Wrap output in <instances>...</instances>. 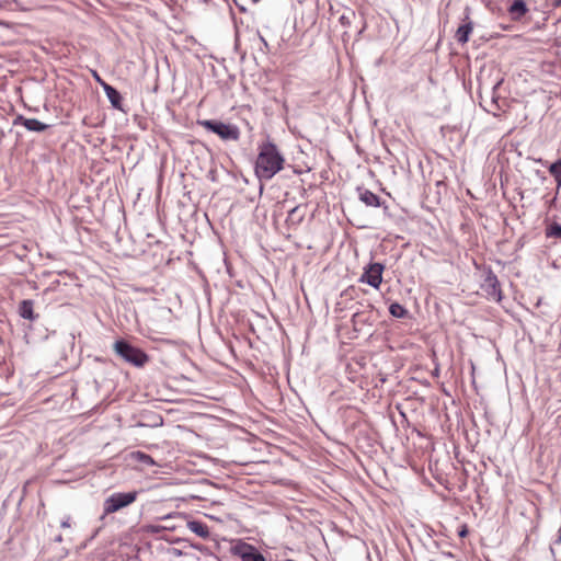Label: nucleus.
Instances as JSON below:
<instances>
[{
	"label": "nucleus",
	"instance_id": "1",
	"mask_svg": "<svg viewBox=\"0 0 561 561\" xmlns=\"http://www.w3.org/2000/svg\"><path fill=\"white\" fill-rule=\"evenodd\" d=\"M285 159L277 146L266 140L259 146L255 173L260 180L268 181L284 167Z\"/></svg>",
	"mask_w": 561,
	"mask_h": 561
},
{
	"label": "nucleus",
	"instance_id": "2",
	"mask_svg": "<svg viewBox=\"0 0 561 561\" xmlns=\"http://www.w3.org/2000/svg\"><path fill=\"white\" fill-rule=\"evenodd\" d=\"M115 353L126 363L141 368L149 362V356L140 348L131 345L126 340H117L114 343Z\"/></svg>",
	"mask_w": 561,
	"mask_h": 561
},
{
	"label": "nucleus",
	"instance_id": "3",
	"mask_svg": "<svg viewBox=\"0 0 561 561\" xmlns=\"http://www.w3.org/2000/svg\"><path fill=\"white\" fill-rule=\"evenodd\" d=\"M198 124L225 141H237L240 138V129L236 125L216 119L199 121Z\"/></svg>",
	"mask_w": 561,
	"mask_h": 561
},
{
	"label": "nucleus",
	"instance_id": "4",
	"mask_svg": "<svg viewBox=\"0 0 561 561\" xmlns=\"http://www.w3.org/2000/svg\"><path fill=\"white\" fill-rule=\"evenodd\" d=\"M137 493L136 492H117L110 495L103 504V515L100 517L101 520L105 518L106 515L113 514L136 501Z\"/></svg>",
	"mask_w": 561,
	"mask_h": 561
},
{
	"label": "nucleus",
	"instance_id": "5",
	"mask_svg": "<svg viewBox=\"0 0 561 561\" xmlns=\"http://www.w3.org/2000/svg\"><path fill=\"white\" fill-rule=\"evenodd\" d=\"M385 265L379 262H369L363 268V274L359 277V282L371 286L375 289H379L382 283V273Z\"/></svg>",
	"mask_w": 561,
	"mask_h": 561
},
{
	"label": "nucleus",
	"instance_id": "6",
	"mask_svg": "<svg viewBox=\"0 0 561 561\" xmlns=\"http://www.w3.org/2000/svg\"><path fill=\"white\" fill-rule=\"evenodd\" d=\"M232 553L242 561H266L264 556L254 546L242 541L232 548Z\"/></svg>",
	"mask_w": 561,
	"mask_h": 561
},
{
	"label": "nucleus",
	"instance_id": "7",
	"mask_svg": "<svg viewBox=\"0 0 561 561\" xmlns=\"http://www.w3.org/2000/svg\"><path fill=\"white\" fill-rule=\"evenodd\" d=\"M481 288L485 291L489 299L500 302L503 298L497 276L489 270Z\"/></svg>",
	"mask_w": 561,
	"mask_h": 561
},
{
	"label": "nucleus",
	"instance_id": "8",
	"mask_svg": "<svg viewBox=\"0 0 561 561\" xmlns=\"http://www.w3.org/2000/svg\"><path fill=\"white\" fill-rule=\"evenodd\" d=\"M470 8L466 7L465 16L462 19V24L456 31V39L459 44H466L469 41V36L473 30V22L470 20Z\"/></svg>",
	"mask_w": 561,
	"mask_h": 561
},
{
	"label": "nucleus",
	"instance_id": "9",
	"mask_svg": "<svg viewBox=\"0 0 561 561\" xmlns=\"http://www.w3.org/2000/svg\"><path fill=\"white\" fill-rule=\"evenodd\" d=\"M13 125H22L27 130L36 133L45 131L49 127V125L42 123L36 118H26L23 115H18L13 121Z\"/></svg>",
	"mask_w": 561,
	"mask_h": 561
},
{
	"label": "nucleus",
	"instance_id": "10",
	"mask_svg": "<svg viewBox=\"0 0 561 561\" xmlns=\"http://www.w3.org/2000/svg\"><path fill=\"white\" fill-rule=\"evenodd\" d=\"M95 77H96L98 81L101 82V85H102L111 105L116 110L124 111L123 103H122L123 98H122L119 91L117 89H115L114 87L105 83L104 81H101V79L98 75H95Z\"/></svg>",
	"mask_w": 561,
	"mask_h": 561
},
{
	"label": "nucleus",
	"instance_id": "11",
	"mask_svg": "<svg viewBox=\"0 0 561 561\" xmlns=\"http://www.w3.org/2000/svg\"><path fill=\"white\" fill-rule=\"evenodd\" d=\"M19 314L26 320L35 321L38 314L34 312V301L31 299L22 300L19 305Z\"/></svg>",
	"mask_w": 561,
	"mask_h": 561
},
{
	"label": "nucleus",
	"instance_id": "12",
	"mask_svg": "<svg viewBox=\"0 0 561 561\" xmlns=\"http://www.w3.org/2000/svg\"><path fill=\"white\" fill-rule=\"evenodd\" d=\"M357 191L359 201L363 202L366 206L379 207L381 205L380 197L374 192L360 187Z\"/></svg>",
	"mask_w": 561,
	"mask_h": 561
},
{
	"label": "nucleus",
	"instance_id": "13",
	"mask_svg": "<svg viewBox=\"0 0 561 561\" xmlns=\"http://www.w3.org/2000/svg\"><path fill=\"white\" fill-rule=\"evenodd\" d=\"M187 528L199 536L201 538H208L209 537V528L206 524L199 520H187L186 523Z\"/></svg>",
	"mask_w": 561,
	"mask_h": 561
},
{
	"label": "nucleus",
	"instance_id": "14",
	"mask_svg": "<svg viewBox=\"0 0 561 561\" xmlns=\"http://www.w3.org/2000/svg\"><path fill=\"white\" fill-rule=\"evenodd\" d=\"M305 218V213L301 211L300 206H295L288 211L286 224L290 227H297Z\"/></svg>",
	"mask_w": 561,
	"mask_h": 561
},
{
	"label": "nucleus",
	"instance_id": "15",
	"mask_svg": "<svg viewBox=\"0 0 561 561\" xmlns=\"http://www.w3.org/2000/svg\"><path fill=\"white\" fill-rule=\"evenodd\" d=\"M528 9L524 0H514L508 9V12L518 18L525 15Z\"/></svg>",
	"mask_w": 561,
	"mask_h": 561
},
{
	"label": "nucleus",
	"instance_id": "16",
	"mask_svg": "<svg viewBox=\"0 0 561 561\" xmlns=\"http://www.w3.org/2000/svg\"><path fill=\"white\" fill-rule=\"evenodd\" d=\"M547 238L561 239V225L557 221H552L545 229Z\"/></svg>",
	"mask_w": 561,
	"mask_h": 561
},
{
	"label": "nucleus",
	"instance_id": "17",
	"mask_svg": "<svg viewBox=\"0 0 561 561\" xmlns=\"http://www.w3.org/2000/svg\"><path fill=\"white\" fill-rule=\"evenodd\" d=\"M389 312L392 317L403 319L408 316V310L399 302H392L389 306Z\"/></svg>",
	"mask_w": 561,
	"mask_h": 561
},
{
	"label": "nucleus",
	"instance_id": "18",
	"mask_svg": "<svg viewBox=\"0 0 561 561\" xmlns=\"http://www.w3.org/2000/svg\"><path fill=\"white\" fill-rule=\"evenodd\" d=\"M550 174L554 178L558 187L561 186V159L557 160L549 167Z\"/></svg>",
	"mask_w": 561,
	"mask_h": 561
},
{
	"label": "nucleus",
	"instance_id": "19",
	"mask_svg": "<svg viewBox=\"0 0 561 561\" xmlns=\"http://www.w3.org/2000/svg\"><path fill=\"white\" fill-rule=\"evenodd\" d=\"M131 457L139 461L140 463L145 465V466H152L154 465V461L152 459V457L148 454H145L142 451H134L131 453Z\"/></svg>",
	"mask_w": 561,
	"mask_h": 561
},
{
	"label": "nucleus",
	"instance_id": "20",
	"mask_svg": "<svg viewBox=\"0 0 561 561\" xmlns=\"http://www.w3.org/2000/svg\"><path fill=\"white\" fill-rule=\"evenodd\" d=\"M352 321L355 327L367 322V320L364 318V313H362V312H356L353 316Z\"/></svg>",
	"mask_w": 561,
	"mask_h": 561
},
{
	"label": "nucleus",
	"instance_id": "21",
	"mask_svg": "<svg viewBox=\"0 0 561 561\" xmlns=\"http://www.w3.org/2000/svg\"><path fill=\"white\" fill-rule=\"evenodd\" d=\"M70 523H71V517H70V516H66V517H64V519L61 520L60 526H61L62 528H69V527L71 526V524H70Z\"/></svg>",
	"mask_w": 561,
	"mask_h": 561
},
{
	"label": "nucleus",
	"instance_id": "22",
	"mask_svg": "<svg viewBox=\"0 0 561 561\" xmlns=\"http://www.w3.org/2000/svg\"><path fill=\"white\" fill-rule=\"evenodd\" d=\"M468 535V528L466 525H462L461 528L458 530V536L461 538H465Z\"/></svg>",
	"mask_w": 561,
	"mask_h": 561
},
{
	"label": "nucleus",
	"instance_id": "23",
	"mask_svg": "<svg viewBox=\"0 0 561 561\" xmlns=\"http://www.w3.org/2000/svg\"><path fill=\"white\" fill-rule=\"evenodd\" d=\"M173 518H181V517H180V515H171V514L161 517V519L165 520V522L171 520Z\"/></svg>",
	"mask_w": 561,
	"mask_h": 561
},
{
	"label": "nucleus",
	"instance_id": "24",
	"mask_svg": "<svg viewBox=\"0 0 561 561\" xmlns=\"http://www.w3.org/2000/svg\"><path fill=\"white\" fill-rule=\"evenodd\" d=\"M556 543L561 545V525H560V528H559V536L556 539Z\"/></svg>",
	"mask_w": 561,
	"mask_h": 561
},
{
	"label": "nucleus",
	"instance_id": "25",
	"mask_svg": "<svg viewBox=\"0 0 561 561\" xmlns=\"http://www.w3.org/2000/svg\"><path fill=\"white\" fill-rule=\"evenodd\" d=\"M164 528L174 529L175 526L174 525H167V526H164Z\"/></svg>",
	"mask_w": 561,
	"mask_h": 561
},
{
	"label": "nucleus",
	"instance_id": "26",
	"mask_svg": "<svg viewBox=\"0 0 561 561\" xmlns=\"http://www.w3.org/2000/svg\"><path fill=\"white\" fill-rule=\"evenodd\" d=\"M99 530H100V528H99V529H96V530H95V533H93V535H92L91 539H93V538L99 534Z\"/></svg>",
	"mask_w": 561,
	"mask_h": 561
},
{
	"label": "nucleus",
	"instance_id": "27",
	"mask_svg": "<svg viewBox=\"0 0 561 561\" xmlns=\"http://www.w3.org/2000/svg\"><path fill=\"white\" fill-rule=\"evenodd\" d=\"M56 541L61 542L62 541V537L59 535L58 537H56Z\"/></svg>",
	"mask_w": 561,
	"mask_h": 561
},
{
	"label": "nucleus",
	"instance_id": "28",
	"mask_svg": "<svg viewBox=\"0 0 561 561\" xmlns=\"http://www.w3.org/2000/svg\"><path fill=\"white\" fill-rule=\"evenodd\" d=\"M261 41L264 44V46L267 47V42L263 37H261Z\"/></svg>",
	"mask_w": 561,
	"mask_h": 561
}]
</instances>
